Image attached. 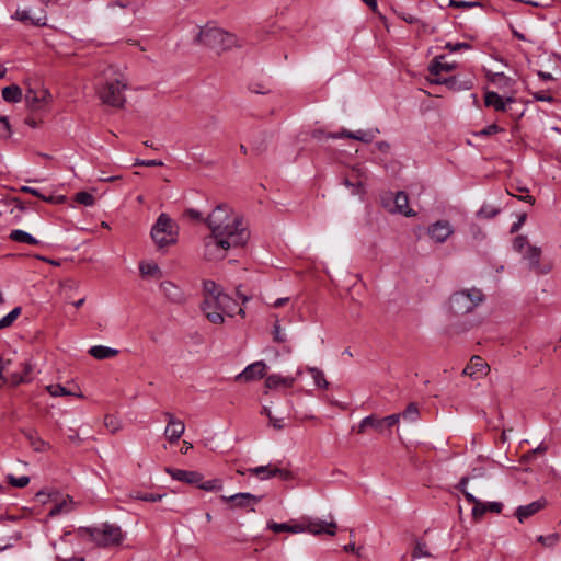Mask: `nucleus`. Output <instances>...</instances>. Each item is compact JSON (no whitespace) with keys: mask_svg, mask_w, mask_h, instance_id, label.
Instances as JSON below:
<instances>
[{"mask_svg":"<svg viewBox=\"0 0 561 561\" xmlns=\"http://www.w3.org/2000/svg\"><path fill=\"white\" fill-rule=\"evenodd\" d=\"M210 234L204 239V257L218 261L229 249L243 247L250 239L248 225L242 216L227 204L218 205L205 219Z\"/></svg>","mask_w":561,"mask_h":561,"instance_id":"f257e3e1","label":"nucleus"},{"mask_svg":"<svg viewBox=\"0 0 561 561\" xmlns=\"http://www.w3.org/2000/svg\"><path fill=\"white\" fill-rule=\"evenodd\" d=\"M196 41L217 54L225 53L238 45L233 34L211 24H207L201 28Z\"/></svg>","mask_w":561,"mask_h":561,"instance_id":"f03ea898","label":"nucleus"},{"mask_svg":"<svg viewBox=\"0 0 561 561\" xmlns=\"http://www.w3.org/2000/svg\"><path fill=\"white\" fill-rule=\"evenodd\" d=\"M484 299L480 289L461 290L455 293L450 299V310L456 316H462L471 312Z\"/></svg>","mask_w":561,"mask_h":561,"instance_id":"7ed1b4c3","label":"nucleus"},{"mask_svg":"<svg viewBox=\"0 0 561 561\" xmlns=\"http://www.w3.org/2000/svg\"><path fill=\"white\" fill-rule=\"evenodd\" d=\"M227 304H231V297L224 294L218 297L204 298L201 309L209 322L221 324L225 320L222 311H227Z\"/></svg>","mask_w":561,"mask_h":561,"instance_id":"20e7f679","label":"nucleus"},{"mask_svg":"<svg viewBox=\"0 0 561 561\" xmlns=\"http://www.w3.org/2000/svg\"><path fill=\"white\" fill-rule=\"evenodd\" d=\"M85 531L101 547L119 545L124 538L121 527L112 524H104L101 528H88Z\"/></svg>","mask_w":561,"mask_h":561,"instance_id":"39448f33","label":"nucleus"},{"mask_svg":"<svg viewBox=\"0 0 561 561\" xmlns=\"http://www.w3.org/2000/svg\"><path fill=\"white\" fill-rule=\"evenodd\" d=\"M126 83L115 79L102 85L98 93L103 103L114 107H122L126 101L124 95Z\"/></svg>","mask_w":561,"mask_h":561,"instance_id":"423d86ee","label":"nucleus"},{"mask_svg":"<svg viewBox=\"0 0 561 561\" xmlns=\"http://www.w3.org/2000/svg\"><path fill=\"white\" fill-rule=\"evenodd\" d=\"M173 228V222L168 215L161 214L158 217L151 230V237L158 247L162 248L175 241Z\"/></svg>","mask_w":561,"mask_h":561,"instance_id":"0eeeda50","label":"nucleus"},{"mask_svg":"<svg viewBox=\"0 0 561 561\" xmlns=\"http://www.w3.org/2000/svg\"><path fill=\"white\" fill-rule=\"evenodd\" d=\"M262 496L248 492L236 493L233 495H220V501L226 503L230 510H249L254 512V505L261 501Z\"/></svg>","mask_w":561,"mask_h":561,"instance_id":"6e6552de","label":"nucleus"},{"mask_svg":"<svg viewBox=\"0 0 561 561\" xmlns=\"http://www.w3.org/2000/svg\"><path fill=\"white\" fill-rule=\"evenodd\" d=\"M24 100L31 111H39L49 102L50 93L44 88H28Z\"/></svg>","mask_w":561,"mask_h":561,"instance_id":"1a4fd4ad","label":"nucleus"},{"mask_svg":"<svg viewBox=\"0 0 561 561\" xmlns=\"http://www.w3.org/2000/svg\"><path fill=\"white\" fill-rule=\"evenodd\" d=\"M490 373V366L480 356H472L469 364L463 368L462 375L471 379H479Z\"/></svg>","mask_w":561,"mask_h":561,"instance_id":"9d476101","label":"nucleus"},{"mask_svg":"<svg viewBox=\"0 0 561 561\" xmlns=\"http://www.w3.org/2000/svg\"><path fill=\"white\" fill-rule=\"evenodd\" d=\"M541 250L538 247L528 245L524 253V257L528 260L530 268L538 274H548L552 270L551 263H540Z\"/></svg>","mask_w":561,"mask_h":561,"instance_id":"9b49d317","label":"nucleus"},{"mask_svg":"<svg viewBox=\"0 0 561 561\" xmlns=\"http://www.w3.org/2000/svg\"><path fill=\"white\" fill-rule=\"evenodd\" d=\"M468 478L463 477L457 485V489L461 491L467 499V501L473 504L472 516L476 520H480L482 516L488 512L486 503L480 502L476 499L471 493L466 490V485L468 483Z\"/></svg>","mask_w":561,"mask_h":561,"instance_id":"f8f14e48","label":"nucleus"},{"mask_svg":"<svg viewBox=\"0 0 561 561\" xmlns=\"http://www.w3.org/2000/svg\"><path fill=\"white\" fill-rule=\"evenodd\" d=\"M427 232L435 242L443 243L454 233V229L449 221L438 220L428 227Z\"/></svg>","mask_w":561,"mask_h":561,"instance_id":"ddd939ff","label":"nucleus"},{"mask_svg":"<svg viewBox=\"0 0 561 561\" xmlns=\"http://www.w3.org/2000/svg\"><path fill=\"white\" fill-rule=\"evenodd\" d=\"M266 364L262 360L255 362L251 365H249L242 373H240L236 380H242V381H252L255 379H261L265 376L266 373Z\"/></svg>","mask_w":561,"mask_h":561,"instance_id":"4468645a","label":"nucleus"},{"mask_svg":"<svg viewBox=\"0 0 561 561\" xmlns=\"http://www.w3.org/2000/svg\"><path fill=\"white\" fill-rule=\"evenodd\" d=\"M164 297L172 304L182 305L186 301L183 290L172 282L164 280L160 284Z\"/></svg>","mask_w":561,"mask_h":561,"instance_id":"2eb2a0df","label":"nucleus"},{"mask_svg":"<svg viewBox=\"0 0 561 561\" xmlns=\"http://www.w3.org/2000/svg\"><path fill=\"white\" fill-rule=\"evenodd\" d=\"M547 505V500L541 497L533 503L527 505H522L516 508L515 516L519 520V523H524L525 519L531 517Z\"/></svg>","mask_w":561,"mask_h":561,"instance_id":"dca6fc26","label":"nucleus"},{"mask_svg":"<svg viewBox=\"0 0 561 561\" xmlns=\"http://www.w3.org/2000/svg\"><path fill=\"white\" fill-rule=\"evenodd\" d=\"M165 472L172 477V479L185 482L187 484H198L203 480V476L197 471H186L181 469L165 468Z\"/></svg>","mask_w":561,"mask_h":561,"instance_id":"f3484780","label":"nucleus"},{"mask_svg":"<svg viewBox=\"0 0 561 561\" xmlns=\"http://www.w3.org/2000/svg\"><path fill=\"white\" fill-rule=\"evenodd\" d=\"M328 138H351L363 142H370L375 138V133L373 130L350 131L343 129L340 133H330Z\"/></svg>","mask_w":561,"mask_h":561,"instance_id":"a211bd4d","label":"nucleus"},{"mask_svg":"<svg viewBox=\"0 0 561 561\" xmlns=\"http://www.w3.org/2000/svg\"><path fill=\"white\" fill-rule=\"evenodd\" d=\"M391 213H398L405 217H413L416 213L409 206V197L404 192H398L393 197V208Z\"/></svg>","mask_w":561,"mask_h":561,"instance_id":"6ab92c4d","label":"nucleus"},{"mask_svg":"<svg viewBox=\"0 0 561 561\" xmlns=\"http://www.w3.org/2000/svg\"><path fill=\"white\" fill-rule=\"evenodd\" d=\"M248 471L260 479H268L275 476H280L283 479H288L290 477L288 471L274 468L271 465L251 468Z\"/></svg>","mask_w":561,"mask_h":561,"instance_id":"aec40b11","label":"nucleus"},{"mask_svg":"<svg viewBox=\"0 0 561 561\" xmlns=\"http://www.w3.org/2000/svg\"><path fill=\"white\" fill-rule=\"evenodd\" d=\"M336 528H337L336 523H334V522L327 523L323 520L309 522L306 527L307 531L312 535H320L322 533H325L330 536L335 535Z\"/></svg>","mask_w":561,"mask_h":561,"instance_id":"412c9836","label":"nucleus"},{"mask_svg":"<svg viewBox=\"0 0 561 561\" xmlns=\"http://www.w3.org/2000/svg\"><path fill=\"white\" fill-rule=\"evenodd\" d=\"M514 102L513 98H507L505 101L496 92L488 91L484 95V103L486 106L493 107L495 111L505 112L506 104Z\"/></svg>","mask_w":561,"mask_h":561,"instance_id":"4be33fe9","label":"nucleus"},{"mask_svg":"<svg viewBox=\"0 0 561 561\" xmlns=\"http://www.w3.org/2000/svg\"><path fill=\"white\" fill-rule=\"evenodd\" d=\"M367 428H373L378 433H385L386 431L382 419H378L375 415H369L363 419L357 427V432L359 434H364L367 431Z\"/></svg>","mask_w":561,"mask_h":561,"instance_id":"5701e85b","label":"nucleus"},{"mask_svg":"<svg viewBox=\"0 0 561 561\" xmlns=\"http://www.w3.org/2000/svg\"><path fill=\"white\" fill-rule=\"evenodd\" d=\"M296 378L295 377H282L280 375H270L265 379V388L266 389H276L280 386L290 388L294 386Z\"/></svg>","mask_w":561,"mask_h":561,"instance_id":"b1692460","label":"nucleus"},{"mask_svg":"<svg viewBox=\"0 0 561 561\" xmlns=\"http://www.w3.org/2000/svg\"><path fill=\"white\" fill-rule=\"evenodd\" d=\"M34 451L44 453L50 449V445L42 439L35 431L23 432Z\"/></svg>","mask_w":561,"mask_h":561,"instance_id":"393cba45","label":"nucleus"},{"mask_svg":"<svg viewBox=\"0 0 561 561\" xmlns=\"http://www.w3.org/2000/svg\"><path fill=\"white\" fill-rule=\"evenodd\" d=\"M185 431L184 423L180 420L168 424L164 431V436L170 443L178 442Z\"/></svg>","mask_w":561,"mask_h":561,"instance_id":"a878e982","label":"nucleus"},{"mask_svg":"<svg viewBox=\"0 0 561 561\" xmlns=\"http://www.w3.org/2000/svg\"><path fill=\"white\" fill-rule=\"evenodd\" d=\"M76 507V503L70 495H67L60 502L56 503L49 511V516L54 517L62 513H69Z\"/></svg>","mask_w":561,"mask_h":561,"instance_id":"bb28decb","label":"nucleus"},{"mask_svg":"<svg viewBox=\"0 0 561 561\" xmlns=\"http://www.w3.org/2000/svg\"><path fill=\"white\" fill-rule=\"evenodd\" d=\"M22 89L16 84H11L2 89V98L8 103H18L22 100Z\"/></svg>","mask_w":561,"mask_h":561,"instance_id":"cd10ccee","label":"nucleus"},{"mask_svg":"<svg viewBox=\"0 0 561 561\" xmlns=\"http://www.w3.org/2000/svg\"><path fill=\"white\" fill-rule=\"evenodd\" d=\"M117 350L107 346L96 345L89 350V354L96 359H105L116 356Z\"/></svg>","mask_w":561,"mask_h":561,"instance_id":"c85d7f7f","label":"nucleus"},{"mask_svg":"<svg viewBox=\"0 0 561 561\" xmlns=\"http://www.w3.org/2000/svg\"><path fill=\"white\" fill-rule=\"evenodd\" d=\"M126 496L129 500H139V501H144V502H158V501H161L164 495L158 494V493L142 492V491H131Z\"/></svg>","mask_w":561,"mask_h":561,"instance_id":"c756f323","label":"nucleus"},{"mask_svg":"<svg viewBox=\"0 0 561 561\" xmlns=\"http://www.w3.org/2000/svg\"><path fill=\"white\" fill-rule=\"evenodd\" d=\"M442 59H444V56H438L432 61L430 66L431 76H439L443 71L449 72L454 69L453 64L443 62Z\"/></svg>","mask_w":561,"mask_h":561,"instance_id":"7c9ffc66","label":"nucleus"},{"mask_svg":"<svg viewBox=\"0 0 561 561\" xmlns=\"http://www.w3.org/2000/svg\"><path fill=\"white\" fill-rule=\"evenodd\" d=\"M46 390L50 393L53 397H60V396H76L79 398H82L83 394L80 391H75L72 389H67L66 387L61 385H49L46 387Z\"/></svg>","mask_w":561,"mask_h":561,"instance_id":"2f4dec72","label":"nucleus"},{"mask_svg":"<svg viewBox=\"0 0 561 561\" xmlns=\"http://www.w3.org/2000/svg\"><path fill=\"white\" fill-rule=\"evenodd\" d=\"M139 270L144 276H152L156 278L162 277L160 267L153 262H141L139 264Z\"/></svg>","mask_w":561,"mask_h":561,"instance_id":"473e14b6","label":"nucleus"},{"mask_svg":"<svg viewBox=\"0 0 561 561\" xmlns=\"http://www.w3.org/2000/svg\"><path fill=\"white\" fill-rule=\"evenodd\" d=\"M10 239L15 242H22L27 244H37L38 241L33 238L30 233L23 230H12L10 233Z\"/></svg>","mask_w":561,"mask_h":561,"instance_id":"72a5a7b5","label":"nucleus"},{"mask_svg":"<svg viewBox=\"0 0 561 561\" xmlns=\"http://www.w3.org/2000/svg\"><path fill=\"white\" fill-rule=\"evenodd\" d=\"M203 293L204 298L218 297L224 295V293L219 289V286L210 279L204 280Z\"/></svg>","mask_w":561,"mask_h":561,"instance_id":"f704fd0d","label":"nucleus"},{"mask_svg":"<svg viewBox=\"0 0 561 561\" xmlns=\"http://www.w3.org/2000/svg\"><path fill=\"white\" fill-rule=\"evenodd\" d=\"M351 176L357 181V191L355 193H360L363 191L364 180L366 179V170L360 165H356L352 169Z\"/></svg>","mask_w":561,"mask_h":561,"instance_id":"c9c22d12","label":"nucleus"},{"mask_svg":"<svg viewBox=\"0 0 561 561\" xmlns=\"http://www.w3.org/2000/svg\"><path fill=\"white\" fill-rule=\"evenodd\" d=\"M21 311H22L21 307H15L5 317L0 319V330L11 327L13 324V322L21 314Z\"/></svg>","mask_w":561,"mask_h":561,"instance_id":"e433bc0d","label":"nucleus"},{"mask_svg":"<svg viewBox=\"0 0 561 561\" xmlns=\"http://www.w3.org/2000/svg\"><path fill=\"white\" fill-rule=\"evenodd\" d=\"M15 15H16V19L21 22H31L33 25H36V26H42V25L46 24L45 18L33 19L30 15V12L26 10L16 11Z\"/></svg>","mask_w":561,"mask_h":561,"instance_id":"4c0bfd02","label":"nucleus"},{"mask_svg":"<svg viewBox=\"0 0 561 561\" xmlns=\"http://www.w3.org/2000/svg\"><path fill=\"white\" fill-rule=\"evenodd\" d=\"M308 371L311 374L314 383L322 389H327L329 386V382L327 381L324 374L322 370L316 368V367H309Z\"/></svg>","mask_w":561,"mask_h":561,"instance_id":"58836bf2","label":"nucleus"},{"mask_svg":"<svg viewBox=\"0 0 561 561\" xmlns=\"http://www.w3.org/2000/svg\"><path fill=\"white\" fill-rule=\"evenodd\" d=\"M198 488L204 491H221L222 490V481L219 479L207 480L205 482H199Z\"/></svg>","mask_w":561,"mask_h":561,"instance_id":"ea45409f","label":"nucleus"},{"mask_svg":"<svg viewBox=\"0 0 561 561\" xmlns=\"http://www.w3.org/2000/svg\"><path fill=\"white\" fill-rule=\"evenodd\" d=\"M488 79L490 82L497 87H507L511 79L504 76L503 73H488Z\"/></svg>","mask_w":561,"mask_h":561,"instance_id":"a19ab883","label":"nucleus"},{"mask_svg":"<svg viewBox=\"0 0 561 561\" xmlns=\"http://www.w3.org/2000/svg\"><path fill=\"white\" fill-rule=\"evenodd\" d=\"M404 420L416 421L419 417V408L415 403H410L407 409L400 414Z\"/></svg>","mask_w":561,"mask_h":561,"instance_id":"79ce46f5","label":"nucleus"},{"mask_svg":"<svg viewBox=\"0 0 561 561\" xmlns=\"http://www.w3.org/2000/svg\"><path fill=\"white\" fill-rule=\"evenodd\" d=\"M76 202L82 204L84 206H92L95 202V198L92 194L88 192H79L75 196Z\"/></svg>","mask_w":561,"mask_h":561,"instance_id":"37998d69","label":"nucleus"},{"mask_svg":"<svg viewBox=\"0 0 561 561\" xmlns=\"http://www.w3.org/2000/svg\"><path fill=\"white\" fill-rule=\"evenodd\" d=\"M449 7L457 8V9H471V8H476V7H481V3L478 1L450 0Z\"/></svg>","mask_w":561,"mask_h":561,"instance_id":"c03bdc74","label":"nucleus"},{"mask_svg":"<svg viewBox=\"0 0 561 561\" xmlns=\"http://www.w3.org/2000/svg\"><path fill=\"white\" fill-rule=\"evenodd\" d=\"M430 552L427 550V546L425 542H422V541H417L415 547H414V550L412 552V557L413 558H420V557H430Z\"/></svg>","mask_w":561,"mask_h":561,"instance_id":"a18cd8bd","label":"nucleus"},{"mask_svg":"<svg viewBox=\"0 0 561 561\" xmlns=\"http://www.w3.org/2000/svg\"><path fill=\"white\" fill-rule=\"evenodd\" d=\"M528 245H530V244L528 243L527 238L524 236L516 237L513 242V247H514L515 251H517L519 253H523L524 250L526 251L528 249Z\"/></svg>","mask_w":561,"mask_h":561,"instance_id":"49530a36","label":"nucleus"},{"mask_svg":"<svg viewBox=\"0 0 561 561\" xmlns=\"http://www.w3.org/2000/svg\"><path fill=\"white\" fill-rule=\"evenodd\" d=\"M497 214H499V209H496L492 206H483L478 211V216L480 218H484V219H491V218L495 217Z\"/></svg>","mask_w":561,"mask_h":561,"instance_id":"de8ad7c7","label":"nucleus"},{"mask_svg":"<svg viewBox=\"0 0 561 561\" xmlns=\"http://www.w3.org/2000/svg\"><path fill=\"white\" fill-rule=\"evenodd\" d=\"M8 481L12 486L24 488L30 483V478L26 476L15 478L10 474V476H8Z\"/></svg>","mask_w":561,"mask_h":561,"instance_id":"09e8293b","label":"nucleus"},{"mask_svg":"<svg viewBox=\"0 0 561 561\" xmlns=\"http://www.w3.org/2000/svg\"><path fill=\"white\" fill-rule=\"evenodd\" d=\"M11 135V127L8 122V118L4 116H0V138L7 139Z\"/></svg>","mask_w":561,"mask_h":561,"instance_id":"8fccbe9b","label":"nucleus"},{"mask_svg":"<svg viewBox=\"0 0 561 561\" xmlns=\"http://www.w3.org/2000/svg\"><path fill=\"white\" fill-rule=\"evenodd\" d=\"M273 339L277 343H283L286 341V335H285V333H283L278 320L274 324Z\"/></svg>","mask_w":561,"mask_h":561,"instance_id":"3c124183","label":"nucleus"},{"mask_svg":"<svg viewBox=\"0 0 561 561\" xmlns=\"http://www.w3.org/2000/svg\"><path fill=\"white\" fill-rule=\"evenodd\" d=\"M559 539L558 535H550V536H539L537 538L538 542L542 543L543 546L552 547L557 543Z\"/></svg>","mask_w":561,"mask_h":561,"instance_id":"603ef678","label":"nucleus"},{"mask_svg":"<svg viewBox=\"0 0 561 561\" xmlns=\"http://www.w3.org/2000/svg\"><path fill=\"white\" fill-rule=\"evenodd\" d=\"M400 416V414H391L382 417L385 430H390L393 425H396L399 422Z\"/></svg>","mask_w":561,"mask_h":561,"instance_id":"864d4df0","label":"nucleus"},{"mask_svg":"<svg viewBox=\"0 0 561 561\" xmlns=\"http://www.w3.org/2000/svg\"><path fill=\"white\" fill-rule=\"evenodd\" d=\"M267 528L271 529L272 531L274 533H283V531H288L289 530V525L286 524V523H275V522H270L267 524Z\"/></svg>","mask_w":561,"mask_h":561,"instance_id":"5fc2aeb1","label":"nucleus"},{"mask_svg":"<svg viewBox=\"0 0 561 561\" xmlns=\"http://www.w3.org/2000/svg\"><path fill=\"white\" fill-rule=\"evenodd\" d=\"M445 48L450 51H458L461 49H470L471 45L468 43H446Z\"/></svg>","mask_w":561,"mask_h":561,"instance_id":"6e6d98bb","label":"nucleus"},{"mask_svg":"<svg viewBox=\"0 0 561 561\" xmlns=\"http://www.w3.org/2000/svg\"><path fill=\"white\" fill-rule=\"evenodd\" d=\"M501 130L502 129L496 124H492V125H489L488 127L483 128L479 133V135H481V136H490V135L496 134V133H499Z\"/></svg>","mask_w":561,"mask_h":561,"instance_id":"4d7b16f0","label":"nucleus"},{"mask_svg":"<svg viewBox=\"0 0 561 561\" xmlns=\"http://www.w3.org/2000/svg\"><path fill=\"white\" fill-rule=\"evenodd\" d=\"M434 78L431 79L432 83L435 84H444L447 82H455V77H443L442 73L439 76H433Z\"/></svg>","mask_w":561,"mask_h":561,"instance_id":"13d9d810","label":"nucleus"},{"mask_svg":"<svg viewBox=\"0 0 561 561\" xmlns=\"http://www.w3.org/2000/svg\"><path fill=\"white\" fill-rule=\"evenodd\" d=\"M270 425L273 426L275 430H283L285 427L284 420L275 417L274 415L268 420Z\"/></svg>","mask_w":561,"mask_h":561,"instance_id":"bf43d9fd","label":"nucleus"},{"mask_svg":"<svg viewBox=\"0 0 561 561\" xmlns=\"http://www.w3.org/2000/svg\"><path fill=\"white\" fill-rule=\"evenodd\" d=\"M486 508H488V511L493 512V513H501V511L503 508V504L500 502H490V503H486Z\"/></svg>","mask_w":561,"mask_h":561,"instance_id":"052dcab7","label":"nucleus"},{"mask_svg":"<svg viewBox=\"0 0 561 561\" xmlns=\"http://www.w3.org/2000/svg\"><path fill=\"white\" fill-rule=\"evenodd\" d=\"M227 305H228L227 311H222V317L224 316L232 317L238 304L234 299L231 298V304H227Z\"/></svg>","mask_w":561,"mask_h":561,"instance_id":"680f3d73","label":"nucleus"},{"mask_svg":"<svg viewBox=\"0 0 561 561\" xmlns=\"http://www.w3.org/2000/svg\"><path fill=\"white\" fill-rule=\"evenodd\" d=\"M533 95L537 101H545V102L553 101V98L550 94H546L543 92H535Z\"/></svg>","mask_w":561,"mask_h":561,"instance_id":"e2e57ef3","label":"nucleus"},{"mask_svg":"<svg viewBox=\"0 0 561 561\" xmlns=\"http://www.w3.org/2000/svg\"><path fill=\"white\" fill-rule=\"evenodd\" d=\"M526 217H527V215H526V214H522V215L519 216L518 221H517V222H515V224L512 226V228H511V232H512V233H514V232H516V231H518V230H519V228H520V227L523 226V224L525 222Z\"/></svg>","mask_w":561,"mask_h":561,"instance_id":"0e129e2a","label":"nucleus"},{"mask_svg":"<svg viewBox=\"0 0 561 561\" xmlns=\"http://www.w3.org/2000/svg\"><path fill=\"white\" fill-rule=\"evenodd\" d=\"M9 381L13 385V386H16L21 382H24L25 379L22 375L18 374V373H14L10 376L9 378Z\"/></svg>","mask_w":561,"mask_h":561,"instance_id":"69168bd1","label":"nucleus"},{"mask_svg":"<svg viewBox=\"0 0 561 561\" xmlns=\"http://www.w3.org/2000/svg\"><path fill=\"white\" fill-rule=\"evenodd\" d=\"M21 192L23 193H27V194H31V195H34L38 198L43 197V195L36 190V188H33L31 186H22L20 188Z\"/></svg>","mask_w":561,"mask_h":561,"instance_id":"338daca9","label":"nucleus"},{"mask_svg":"<svg viewBox=\"0 0 561 561\" xmlns=\"http://www.w3.org/2000/svg\"><path fill=\"white\" fill-rule=\"evenodd\" d=\"M377 148L379 151L388 153L390 150V145L387 141H379L377 142Z\"/></svg>","mask_w":561,"mask_h":561,"instance_id":"774afa93","label":"nucleus"}]
</instances>
